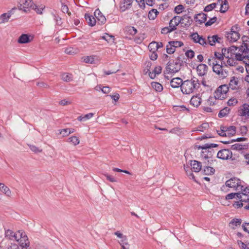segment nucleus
<instances>
[{"mask_svg":"<svg viewBox=\"0 0 249 249\" xmlns=\"http://www.w3.org/2000/svg\"><path fill=\"white\" fill-rule=\"evenodd\" d=\"M183 24L184 22H181L180 17L179 16H175L174 18L170 21L169 25L170 27L171 28H176V27L179 24Z\"/></svg>","mask_w":249,"mask_h":249,"instance_id":"18","label":"nucleus"},{"mask_svg":"<svg viewBox=\"0 0 249 249\" xmlns=\"http://www.w3.org/2000/svg\"><path fill=\"white\" fill-rule=\"evenodd\" d=\"M152 65V62L150 61L145 62L144 64L145 68L143 70L145 74H147L148 72L150 71V70Z\"/></svg>","mask_w":249,"mask_h":249,"instance_id":"42","label":"nucleus"},{"mask_svg":"<svg viewBox=\"0 0 249 249\" xmlns=\"http://www.w3.org/2000/svg\"><path fill=\"white\" fill-rule=\"evenodd\" d=\"M83 61L86 63L94 64V58L93 56H87L83 58Z\"/></svg>","mask_w":249,"mask_h":249,"instance_id":"43","label":"nucleus"},{"mask_svg":"<svg viewBox=\"0 0 249 249\" xmlns=\"http://www.w3.org/2000/svg\"><path fill=\"white\" fill-rule=\"evenodd\" d=\"M238 102V101L235 98H231L229 100V101L227 102V104L229 106H234Z\"/></svg>","mask_w":249,"mask_h":249,"instance_id":"61","label":"nucleus"},{"mask_svg":"<svg viewBox=\"0 0 249 249\" xmlns=\"http://www.w3.org/2000/svg\"><path fill=\"white\" fill-rule=\"evenodd\" d=\"M228 75V71L226 70H224L222 68V70L220 71V76L222 78L226 77Z\"/></svg>","mask_w":249,"mask_h":249,"instance_id":"64","label":"nucleus"},{"mask_svg":"<svg viewBox=\"0 0 249 249\" xmlns=\"http://www.w3.org/2000/svg\"><path fill=\"white\" fill-rule=\"evenodd\" d=\"M159 12L157 9H152L148 12V17L150 20H154L157 17Z\"/></svg>","mask_w":249,"mask_h":249,"instance_id":"31","label":"nucleus"},{"mask_svg":"<svg viewBox=\"0 0 249 249\" xmlns=\"http://www.w3.org/2000/svg\"><path fill=\"white\" fill-rule=\"evenodd\" d=\"M133 0H124V9L123 10V11H124L125 9H128L129 7L131 5L132 1Z\"/></svg>","mask_w":249,"mask_h":249,"instance_id":"50","label":"nucleus"},{"mask_svg":"<svg viewBox=\"0 0 249 249\" xmlns=\"http://www.w3.org/2000/svg\"><path fill=\"white\" fill-rule=\"evenodd\" d=\"M202 172L206 175H212L214 174L215 169L212 167L205 166L202 169Z\"/></svg>","mask_w":249,"mask_h":249,"instance_id":"24","label":"nucleus"},{"mask_svg":"<svg viewBox=\"0 0 249 249\" xmlns=\"http://www.w3.org/2000/svg\"><path fill=\"white\" fill-rule=\"evenodd\" d=\"M75 50L72 47L67 48L65 50V53L68 54H73L75 53Z\"/></svg>","mask_w":249,"mask_h":249,"instance_id":"60","label":"nucleus"},{"mask_svg":"<svg viewBox=\"0 0 249 249\" xmlns=\"http://www.w3.org/2000/svg\"><path fill=\"white\" fill-rule=\"evenodd\" d=\"M22 3L20 2L18 5V8L20 10H23V11L27 12L29 10L30 8H32L33 4H34V2L32 0H25V1H23Z\"/></svg>","mask_w":249,"mask_h":249,"instance_id":"7","label":"nucleus"},{"mask_svg":"<svg viewBox=\"0 0 249 249\" xmlns=\"http://www.w3.org/2000/svg\"><path fill=\"white\" fill-rule=\"evenodd\" d=\"M151 87L157 92H161L163 90V86L161 84L157 82H152L151 83Z\"/></svg>","mask_w":249,"mask_h":249,"instance_id":"26","label":"nucleus"},{"mask_svg":"<svg viewBox=\"0 0 249 249\" xmlns=\"http://www.w3.org/2000/svg\"><path fill=\"white\" fill-rule=\"evenodd\" d=\"M191 36L195 43H197V42H199L201 36L197 32L192 33Z\"/></svg>","mask_w":249,"mask_h":249,"instance_id":"40","label":"nucleus"},{"mask_svg":"<svg viewBox=\"0 0 249 249\" xmlns=\"http://www.w3.org/2000/svg\"><path fill=\"white\" fill-rule=\"evenodd\" d=\"M234 27L231 29V32L227 34V37L231 39V41L235 42L240 38V34L238 32L233 31Z\"/></svg>","mask_w":249,"mask_h":249,"instance_id":"12","label":"nucleus"},{"mask_svg":"<svg viewBox=\"0 0 249 249\" xmlns=\"http://www.w3.org/2000/svg\"><path fill=\"white\" fill-rule=\"evenodd\" d=\"M238 83V81L237 79L235 77L233 76L230 80L229 85L232 89H236V86H237Z\"/></svg>","mask_w":249,"mask_h":249,"instance_id":"33","label":"nucleus"},{"mask_svg":"<svg viewBox=\"0 0 249 249\" xmlns=\"http://www.w3.org/2000/svg\"><path fill=\"white\" fill-rule=\"evenodd\" d=\"M185 55L188 58H190V59H192L193 58L194 56H195V52L192 50H188L186 53H185Z\"/></svg>","mask_w":249,"mask_h":249,"instance_id":"55","label":"nucleus"},{"mask_svg":"<svg viewBox=\"0 0 249 249\" xmlns=\"http://www.w3.org/2000/svg\"><path fill=\"white\" fill-rule=\"evenodd\" d=\"M5 237L10 240H17L18 239V231L15 233L11 230H7L5 232Z\"/></svg>","mask_w":249,"mask_h":249,"instance_id":"21","label":"nucleus"},{"mask_svg":"<svg viewBox=\"0 0 249 249\" xmlns=\"http://www.w3.org/2000/svg\"><path fill=\"white\" fill-rule=\"evenodd\" d=\"M183 81L180 78L176 77L173 78L171 80L170 85L173 88H181L183 85Z\"/></svg>","mask_w":249,"mask_h":249,"instance_id":"16","label":"nucleus"},{"mask_svg":"<svg viewBox=\"0 0 249 249\" xmlns=\"http://www.w3.org/2000/svg\"><path fill=\"white\" fill-rule=\"evenodd\" d=\"M218 144L216 143H205L202 145H195V148L197 149H201L202 151H203L204 149H206L208 148H210L211 147H217Z\"/></svg>","mask_w":249,"mask_h":249,"instance_id":"25","label":"nucleus"},{"mask_svg":"<svg viewBox=\"0 0 249 249\" xmlns=\"http://www.w3.org/2000/svg\"><path fill=\"white\" fill-rule=\"evenodd\" d=\"M213 70L217 74L220 76V71L222 70V65L218 64L217 62L215 63H213Z\"/></svg>","mask_w":249,"mask_h":249,"instance_id":"30","label":"nucleus"},{"mask_svg":"<svg viewBox=\"0 0 249 249\" xmlns=\"http://www.w3.org/2000/svg\"><path fill=\"white\" fill-rule=\"evenodd\" d=\"M171 42H168L166 45V52L168 54H173L176 51V48L170 44Z\"/></svg>","mask_w":249,"mask_h":249,"instance_id":"37","label":"nucleus"},{"mask_svg":"<svg viewBox=\"0 0 249 249\" xmlns=\"http://www.w3.org/2000/svg\"><path fill=\"white\" fill-rule=\"evenodd\" d=\"M209 127V125L208 123H203L197 127L196 131L203 132L204 130L207 129Z\"/></svg>","mask_w":249,"mask_h":249,"instance_id":"39","label":"nucleus"},{"mask_svg":"<svg viewBox=\"0 0 249 249\" xmlns=\"http://www.w3.org/2000/svg\"><path fill=\"white\" fill-rule=\"evenodd\" d=\"M103 38L107 42H109L111 39L113 41L114 40V36L112 35H110L108 34H106V35L103 36Z\"/></svg>","mask_w":249,"mask_h":249,"instance_id":"63","label":"nucleus"},{"mask_svg":"<svg viewBox=\"0 0 249 249\" xmlns=\"http://www.w3.org/2000/svg\"><path fill=\"white\" fill-rule=\"evenodd\" d=\"M177 29V28H171L170 27V25L168 27H165L161 29V33L162 34H167L171 33Z\"/></svg>","mask_w":249,"mask_h":249,"instance_id":"38","label":"nucleus"},{"mask_svg":"<svg viewBox=\"0 0 249 249\" xmlns=\"http://www.w3.org/2000/svg\"><path fill=\"white\" fill-rule=\"evenodd\" d=\"M217 20V18L216 17H213V18H210L208 21L205 22V26L206 27L212 25L213 23L216 22Z\"/></svg>","mask_w":249,"mask_h":249,"instance_id":"49","label":"nucleus"},{"mask_svg":"<svg viewBox=\"0 0 249 249\" xmlns=\"http://www.w3.org/2000/svg\"><path fill=\"white\" fill-rule=\"evenodd\" d=\"M235 57L237 60L239 61H242L244 58H247L246 54H245V55H243V54L240 53L235 54Z\"/></svg>","mask_w":249,"mask_h":249,"instance_id":"58","label":"nucleus"},{"mask_svg":"<svg viewBox=\"0 0 249 249\" xmlns=\"http://www.w3.org/2000/svg\"><path fill=\"white\" fill-rule=\"evenodd\" d=\"M239 190L242 192V194L245 196L246 198L249 197L248 194H249V186L244 188V186L241 184L239 188Z\"/></svg>","mask_w":249,"mask_h":249,"instance_id":"34","label":"nucleus"},{"mask_svg":"<svg viewBox=\"0 0 249 249\" xmlns=\"http://www.w3.org/2000/svg\"><path fill=\"white\" fill-rule=\"evenodd\" d=\"M16 9L14 8L9 13L2 14L0 17V24L7 22L11 16L12 11Z\"/></svg>","mask_w":249,"mask_h":249,"instance_id":"22","label":"nucleus"},{"mask_svg":"<svg viewBox=\"0 0 249 249\" xmlns=\"http://www.w3.org/2000/svg\"><path fill=\"white\" fill-rule=\"evenodd\" d=\"M208 69V68L206 64H200L196 68L197 74L200 76H204L206 74Z\"/></svg>","mask_w":249,"mask_h":249,"instance_id":"13","label":"nucleus"},{"mask_svg":"<svg viewBox=\"0 0 249 249\" xmlns=\"http://www.w3.org/2000/svg\"><path fill=\"white\" fill-rule=\"evenodd\" d=\"M0 191L4 193L7 196H10L11 195V192L9 188L5 186L3 183H0Z\"/></svg>","mask_w":249,"mask_h":249,"instance_id":"29","label":"nucleus"},{"mask_svg":"<svg viewBox=\"0 0 249 249\" xmlns=\"http://www.w3.org/2000/svg\"><path fill=\"white\" fill-rule=\"evenodd\" d=\"M190 104L194 107H198L201 103V99L198 98L197 96H193L190 100Z\"/></svg>","mask_w":249,"mask_h":249,"instance_id":"28","label":"nucleus"},{"mask_svg":"<svg viewBox=\"0 0 249 249\" xmlns=\"http://www.w3.org/2000/svg\"><path fill=\"white\" fill-rule=\"evenodd\" d=\"M217 99H216L215 97H210L207 100V104L210 106H213L215 105L216 103L215 102L216 101Z\"/></svg>","mask_w":249,"mask_h":249,"instance_id":"54","label":"nucleus"},{"mask_svg":"<svg viewBox=\"0 0 249 249\" xmlns=\"http://www.w3.org/2000/svg\"><path fill=\"white\" fill-rule=\"evenodd\" d=\"M207 18V15L203 13H199L194 16V20L200 24L205 23Z\"/></svg>","mask_w":249,"mask_h":249,"instance_id":"14","label":"nucleus"},{"mask_svg":"<svg viewBox=\"0 0 249 249\" xmlns=\"http://www.w3.org/2000/svg\"><path fill=\"white\" fill-rule=\"evenodd\" d=\"M62 79L67 82L72 80V76L71 74L64 73L62 74Z\"/></svg>","mask_w":249,"mask_h":249,"instance_id":"36","label":"nucleus"},{"mask_svg":"<svg viewBox=\"0 0 249 249\" xmlns=\"http://www.w3.org/2000/svg\"><path fill=\"white\" fill-rule=\"evenodd\" d=\"M53 20L55 21L56 24L57 25H61L62 24L61 18L59 16L58 14L56 11L51 13Z\"/></svg>","mask_w":249,"mask_h":249,"instance_id":"32","label":"nucleus"},{"mask_svg":"<svg viewBox=\"0 0 249 249\" xmlns=\"http://www.w3.org/2000/svg\"><path fill=\"white\" fill-rule=\"evenodd\" d=\"M29 147L31 150L36 153H39L42 151L41 149H39L37 147L34 145H30Z\"/></svg>","mask_w":249,"mask_h":249,"instance_id":"59","label":"nucleus"},{"mask_svg":"<svg viewBox=\"0 0 249 249\" xmlns=\"http://www.w3.org/2000/svg\"><path fill=\"white\" fill-rule=\"evenodd\" d=\"M244 42H245V41H244ZM238 49H239V52L244 53L245 54H246L248 50V45L247 43H244V46H241Z\"/></svg>","mask_w":249,"mask_h":249,"instance_id":"45","label":"nucleus"},{"mask_svg":"<svg viewBox=\"0 0 249 249\" xmlns=\"http://www.w3.org/2000/svg\"><path fill=\"white\" fill-rule=\"evenodd\" d=\"M241 222L242 220L241 219L234 218L231 221L230 224L233 225V226H237L240 225L241 224Z\"/></svg>","mask_w":249,"mask_h":249,"instance_id":"51","label":"nucleus"},{"mask_svg":"<svg viewBox=\"0 0 249 249\" xmlns=\"http://www.w3.org/2000/svg\"><path fill=\"white\" fill-rule=\"evenodd\" d=\"M184 9L183 5L179 4L175 8V12L178 14L181 13Z\"/></svg>","mask_w":249,"mask_h":249,"instance_id":"56","label":"nucleus"},{"mask_svg":"<svg viewBox=\"0 0 249 249\" xmlns=\"http://www.w3.org/2000/svg\"><path fill=\"white\" fill-rule=\"evenodd\" d=\"M186 63V58L183 55L178 56L175 60H170L166 66L167 73H175L178 72L182 66Z\"/></svg>","mask_w":249,"mask_h":249,"instance_id":"1","label":"nucleus"},{"mask_svg":"<svg viewBox=\"0 0 249 249\" xmlns=\"http://www.w3.org/2000/svg\"><path fill=\"white\" fill-rule=\"evenodd\" d=\"M154 45H156V50H158V49L162 48L163 47V44L162 42H158L155 41H153L150 43L149 46L151 47L152 46H154Z\"/></svg>","mask_w":249,"mask_h":249,"instance_id":"48","label":"nucleus"},{"mask_svg":"<svg viewBox=\"0 0 249 249\" xmlns=\"http://www.w3.org/2000/svg\"><path fill=\"white\" fill-rule=\"evenodd\" d=\"M247 148H248V145L242 144H240V143H235L231 146V148L232 150H238V151L246 149Z\"/></svg>","mask_w":249,"mask_h":249,"instance_id":"27","label":"nucleus"},{"mask_svg":"<svg viewBox=\"0 0 249 249\" xmlns=\"http://www.w3.org/2000/svg\"><path fill=\"white\" fill-rule=\"evenodd\" d=\"M94 16L97 19L98 23L102 25L106 23V18L99 9H96L94 12Z\"/></svg>","mask_w":249,"mask_h":249,"instance_id":"10","label":"nucleus"},{"mask_svg":"<svg viewBox=\"0 0 249 249\" xmlns=\"http://www.w3.org/2000/svg\"><path fill=\"white\" fill-rule=\"evenodd\" d=\"M226 131H228L230 134L233 135L236 133V127L233 125L228 127Z\"/></svg>","mask_w":249,"mask_h":249,"instance_id":"53","label":"nucleus"},{"mask_svg":"<svg viewBox=\"0 0 249 249\" xmlns=\"http://www.w3.org/2000/svg\"><path fill=\"white\" fill-rule=\"evenodd\" d=\"M215 147H209L202 151L200 153L201 157L205 160L213 159V156L215 153V151L213 148Z\"/></svg>","mask_w":249,"mask_h":249,"instance_id":"8","label":"nucleus"},{"mask_svg":"<svg viewBox=\"0 0 249 249\" xmlns=\"http://www.w3.org/2000/svg\"><path fill=\"white\" fill-rule=\"evenodd\" d=\"M238 48V47L235 46H231L227 49V53H231V57L232 55L235 54V52L237 51Z\"/></svg>","mask_w":249,"mask_h":249,"instance_id":"44","label":"nucleus"},{"mask_svg":"<svg viewBox=\"0 0 249 249\" xmlns=\"http://www.w3.org/2000/svg\"><path fill=\"white\" fill-rule=\"evenodd\" d=\"M32 8L37 14L41 15L43 14V11L45 8V6L43 4L36 5L35 3L32 5Z\"/></svg>","mask_w":249,"mask_h":249,"instance_id":"23","label":"nucleus"},{"mask_svg":"<svg viewBox=\"0 0 249 249\" xmlns=\"http://www.w3.org/2000/svg\"><path fill=\"white\" fill-rule=\"evenodd\" d=\"M240 115L241 116L249 117V105L244 104L240 108Z\"/></svg>","mask_w":249,"mask_h":249,"instance_id":"17","label":"nucleus"},{"mask_svg":"<svg viewBox=\"0 0 249 249\" xmlns=\"http://www.w3.org/2000/svg\"><path fill=\"white\" fill-rule=\"evenodd\" d=\"M208 43L211 46H214L216 43H220L221 38L218 37V35H215L212 36L208 37Z\"/></svg>","mask_w":249,"mask_h":249,"instance_id":"20","label":"nucleus"},{"mask_svg":"<svg viewBox=\"0 0 249 249\" xmlns=\"http://www.w3.org/2000/svg\"><path fill=\"white\" fill-rule=\"evenodd\" d=\"M128 33L131 35H134L137 33V30L132 26H130L127 28Z\"/></svg>","mask_w":249,"mask_h":249,"instance_id":"52","label":"nucleus"},{"mask_svg":"<svg viewBox=\"0 0 249 249\" xmlns=\"http://www.w3.org/2000/svg\"><path fill=\"white\" fill-rule=\"evenodd\" d=\"M61 11L64 13H67L69 15H71V13L69 12V8L68 6L65 5L64 3H62Z\"/></svg>","mask_w":249,"mask_h":249,"instance_id":"57","label":"nucleus"},{"mask_svg":"<svg viewBox=\"0 0 249 249\" xmlns=\"http://www.w3.org/2000/svg\"><path fill=\"white\" fill-rule=\"evenodd\" d=\"M85 18L89 25L93 26L96 23V20L94 17L88 13L85 14Z\"/></svg>","mask_w":249,"mask_h":249,"instance_id":"19","label":"nucleus"},{"mask_svg":"<svg viewBox=\"0 0 249 249\" xmlns=\"http://www.w3.org/2000/svg\"><path fill=\"white\" fill-rule=\"evenodd\" d=\"M69 141L72 142L74 145H76L79 143V140L76 136H72L69 138Z\"/></svg>","mask_w":249,"mask_h":249,"instance_id":"46","label":"nucleus"},{"mask_svg":"<svg viewBox=\"0 0 249 249\" xmlns=\"http://www.w3.org/2000/svg\"><path fill=\"white\" fill-rule=\"evenodd\" d=\"M191 170L195 172H198L202 169V163L196 160H191Z\"/></svg>","mask_w":249,"mask_h":249,"instance_id":"15","label":"nucleus"},{"mask_svg":"<svg viewBox=\"0 0 249 249\" xmlns=\"http://www.w3.org/2000/svg\"><path fill=\"white\" fill-rule=\"evenodd\" d=\"M104 175L106 177L107 179L110 182H115L117 181V180L112 176L108 175V174H106Z\"/></svg>","mask_w":249,"mask_h":249,"instance_id":"62","label":"nucleus"},{"mask_svg":"<svg viewBox=\"0 0 249 249\" xmlns=\"http://www.w3.org/2000/svg\"><path fill=\"white\" fill-rule=\"evenodd\" d=\"M18 239L17 241L21 249H31L30 242L25 233L22 230L18 231Z\"/></svg>","mask_w":249,"mask_h":249,"instance_id":"3","label":"nucleus"},{"mask_svg":"<svg viewBox=\"0 0 249 249\" xmlns=\"http://www.w3.org/2000/svg\"><path fill=\"white\" fill-rule=\"evenodd\" d=\"M217 5L216 3H212L207 5L204 9V11L208 12L214 9Z\"/></svg>","mask_w":249,"mask_h":249,"instance_id":"41","label":"nucleus"},{"mask_svg":"<svg viewBox=\"0 0 249 249\" xmlns=\"http://www.w3.org/2000/svg\"><path fill=\"white\" fill-rule=\"evenodd\" d=\"M225 184L226 186L230 188H233L236 190H239V188L241 185V181L236 178H233L226 181Z\"/></svg>","mask_w":249,"mask_h":249,"instance_id":"6","label":"nucleus"},{"mask_svg":"<svg viewBox=\"0 0 249 249\" xmlns=\"http://www.w3.org/2000/svg\"><path fill=\"white\" fill-rule=\"evenodd\" d=\"M33 39V37L31 36L26 34H22L18 37V42L20 44H26L28 43Z\"/></svg>","mask_w":249,"mask_h":249,"instance_id":"9","label":"nucleus"},{"mask_svg":"<svg viewBox=\"0 0 249 249\" xmlns=\"http://www.w3.org/2000/svg\"><path fill=\"white\" fill-rule=\"evenodd\" d=\"M229 90V87L226 85L220 86L214 93V96L216 99L223 100L225 98L226 94Z\"/></svg>","mask_w":249,"mask_h":249,"instance_id":"4","label":"nucleus"},{"mask_svg":"<svg viewBox=\"0 0 249 249\" xmlns=\"http://www.w3.org/2000/svg\"><path fill=\"white\" fill-rule=\"evenodd\" d=\"M216 157L223 160L228 159L234 160V158H232L231 151L228 149H223L219 150L217 154Z\"/></svg>","mask_w":249,"mask_h":249,"instance_id":"5","label":"nucleus"},{"mask_svg":"<svg viewBox=\"0 0 249 249\" xmlns=\"http://www.w3.org/2000/svg\"><path fill=\"white\" fill-rule=\"evenodd\" d=\"M170 44L174 46L176 48L181 47L183 45V43L181 41H170Z\"/></svg>","mask_w":249,"mask_h":249,"instance_id":"47","label":"nucleus"},{"mask_svg":"<svg viewBox=\"0 0 249 249\" xmlns=\"http://www.w3.org/2000/svg\"><path fill=\"white\" fill-rule=\"evenodd\" d=\"M180 21L184 22V27H189L193 23V20L189 14H185L182 17H180Z\"/></svg>","mask_w":249,"mask_h":249,"instance_id":"11","label":"nucleus"},{"mask_svg":"<svg viewBox=\"0 0 249 249\" xmlns=\"http://www.w3.org/2000/svg\"><path fill=\"white\" fill-rule=\"evenodd\" d=\"M230 110V108L228 107H224L219 111L218 115V117L222 118L226 116L229 113Z\"/></svg>","mask_w":249,"mask_h":249,"instance_id":"35","label":"nucleus"},{"mask_svg":"<svg viewBox=\"0 0 249 249\" xmlns=\"http://www.w3.org/2000/svg\"><path fill=\"white\" fill-rule=\"evenodd\" d=\"M199 85L198 79L194 77L191 80L183 81V85L181 87V90L183 93L189 94L197 89Z\"/></svg>","mask_w":249,"mask_h":249,"instance_id":"2","label":"nucleus"}]
</instances>
